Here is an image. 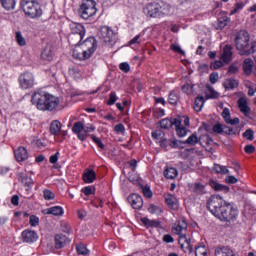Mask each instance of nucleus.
I'll return each mask as SVG.
<instances>
[{
	"instance_id": "1",
	"label": "nucleus",
	"mask_w": 256,
	"mask_h": 256,
	"mask_svg": "<svg viewBox=\"0 0 256 256\" xmlns=\"http://www.w3.org/2000/svg\"><path fill=\"white\" fill-rule=\"evenodd\" d=\"M31 101L38 111L59 113V111H63L64 109L63 103H61V98L46 91L34 92Z\"/></svg>"
},
{
	"instance_id": "2",
	"label": "nucleus",
	"mask_w": 256,
	"mask_h": 256,
	"mask_svg": "<svg viewBox=\"0 0 256 256\" xmlns=\"http://www.w3.org/2000/svg\"><path fill=\"white\" fill-rule=\"evenodd\" d=\"M249 32L246 30H240L235 37V47L241 56L248 57L256 53V40H252Z\"/></svg>"
},
{
	"instance_id": "3",
	"label": "nucleus",
	"mask_w": 256,
	"mask_h": 256,
	"mask_svg": "<svg viewBox=\"0 0 256 256\" xmlns=\"http://www.w3.org/2000/svg\"><path fill=\"white\" fill-rule=\"evenodd\" d=\"M97 51V39L93 36L82 40L81 44L73 49L72 57L77 61H87L91 59Z\"/></svg>"
},
{
	"instance_id": "4",
	"label": "nucleus",
	"mask_w": 256,
	"mask_h": 256,
	"mask_svg": "<svg viewBox=\"0 0 256 256\" xmlns=\"http://www.w3.org/2000/svg\"><path fill=\"white\" fill-rule=\"evenodd\" d=\"M145 13L152 19H163V17H167L171 13V5L163 1L152 2L146 6Z\"/></svg>"
},
{
	"instance_id": "5",
	"label": "nucleus",
	"mask_w": 256,
	"mask_h": 256,
	"mask_svg": "<svg viewBox=\"0 0 256 256\" xmlns=\"http://www.w3.org/2000/svg\"><path fill=\"white\" fill-rule=\"evenodd\" d=\"M25 15L30 19H37L43 15L41 4L35 0H22L20 3Z\"/></svg>"
},
{
	"instance_id": "6",
	"label": "nucleus",
	"mask_w": 256,
	"mask_h": 256,
	"mask_svg": "<svg viewBox=\"0 0 256 256\" xmlns=\"http://www.w3.org/2000/svg\"><path fill=\"white\" fill-rule=\"evenodd\" d=\"M78 15L86 21L93 19L97 15V2L95 0H82Z\"/></svg>"
},
{
	"instance_id": "7",
	"label": "nucleus",
	"mask_w": 256,
	"mask_h": 256,
	"mask_svg": "<svg viewBox=\"0 0 256 256\" xmlns=\"http://www.w3.org/2000/svg\"><path fill=\"white\" fill-rule=\"evenodd\" d=\"M225 205L227 204L219 195L211 196L207 202V208L209 209V211H211L212 215H215L216 217L219 212L223 210V207H225Z\"/></svg>"
},
{
	"instance_id": "8",
	"label": "nucleus",
	"mask_w": 256,
	"mask_h": 256,
	"mask_svg": "<svg viewBox=\"0 0 256 256\" xmlns=\"http://www.w3.org/2000/svg\"><path fill=\"white\" fill-rule=\"evenodd\" d=\"M18 83L20 89L23 91L33 89V87H35V75L29 71L23 72L18 77Z\"/></svg>"
},
{
	"instance_id": "9",
	"label": "nucleus",
	"mask_w": 256,
	"mask_h": 256,
	"mask_svg": "<svg viewBox=\"0 0 256 256\" xmlns=\"http://www.w3.org/2000/svg\"><path fill=\"white\" fill-rule=\"evenodd\" d=\"M238 212L231 205L226 204L216 216L220 221H225L226 223H231V221H235L237 219Z\"/></svg>"
},
{
	"instance_id": "10",
	"label": "nucleus",
	"mask_w": 256,
	"mask_h": 256,
	"mask_svg": "<svg viewBox=\"0 0 256 256\" xmlns=\"http://www.w3.org/2000/svg\"><path fill=\"white\" fill-rule=\"evenodd\" d=\"M99 37L104 43H108V45H113L115 43V32L113 29L109 28V26H104L100 29Z\"/></svg>"
},
{
	"instance_id": "11",
	"label": "nucleus",
	"mask_w": 256,
	"mask_h": 256,
	"mask_svg": "<svg viewBox=\"0 0 256 256\" xmlns=\"http://www.w3.org/2000/svg\"><path fill=\"white\" fill-rule=\"evenodd\" d=\"M179 145H183V142L175 138H164L160 141V147L161 149H164V151H171V149H179Z\"/></svg>"
},
{
	"instance_id": "12",
	"label": "nucleus",
	"mask_w": 256,
	"mask_h": 256,
	"mask_svg": "<svg viewBox=\"0 0 256 256\" xmlns=\"http://www.w3.org/2000/svg\"><path fill=\"white\" fill-rule=\"evenodd\" d=\"M221 60L223 63L229 64L233 60V46L227 44L223 48V52L221 55Z\"/></svg>"
},
{
	"instance_id": "13",
	"label": "nucleus",
	"mask_w": 256,
	"mask_h": 256,
	"mask_svg": "<svg viewBox=\"0 0 256 256\" xmlns=\"http://www.w3.org/2000/svg\"><path fill=\"white\" fill-rule=\"evenodd\" d=\"M84 125L82 121H77L72 126V133L77 136L79 141H85V135H83Z\"/></svg>"
},
{
	"instance_id": "14",
	"label": "nucleus",
	"mask_w": 256,
	"mask_h": 256,
	"mask_svg": "<svg viewBox=\"0 0 256 256\" xmlns=\"http://www.w3.org/2000/svg\"><path fill=\"white\" fill-rule=\"evenodd\" d=\"M70 33L74 35H84L87 33V30L85 29V26L81 23L77 22H71L69 24Z\"/></svg>"
},
{
	"instance_id": "15",
	"label": "nucleus",
	"mask_w": 256,
	"mask_h": 256,
	"mask_svg": "<svg viewBox=\"0 0 256 256\" xmlns=\"http://www.w3.org/2000/svg\"><path fill=\"white\" fill-rule=\"evenodd\" d=\"M128 202L133 209H141V207H143V198L138 194H131L128 197Z\"/></svg>"
},
{
	"instance_id": "16",
	"label": "nucleus",
	"mask_w": 256,
	"mask_h": 256,
	"mask_svg": "<svg viewBox=\"0 0 256 256\" xmlns=\"http://www.w3.org/2000/svg\"><path fill=\"white\" fill-rule=\"evenodd\" d=\"M14 157L16 161H27V159H29V152L27 148L20 146L18 149L14 150Z\"/></svg>"
},
{
	"instance_id": "17",
	"label": "nucleus",
	"mask_w": 256,
	"mask_h": 256,
	"mask_svg": "<svg viewBox=\"0 0 256 256\" xmlns=\"http://www.w3.org/2000/svg\"><path fill=\"white\" fill-rule=\"evenodd\" d=\"M222 117H223L226 125H239V123H240L239 118L231 119V111L229 110V108L223 109Z\"/></svg>"
},
{
	"instance_id": "18",
	"label": "nucleus",
	"mask_w": 256,
	"mask_h": 256,
	"mask_svg": "<svg viewBox=\"0 0 256 256\" xmlns=\"http://www.w3.org/2000/svg\"><path fill=\"white\" fill-rule=\"evenodd\" d=\"M84 37H85V35L70 33L68 36V43H69V45L74 47V49H76L77 47H79L81 45Z\"/></svg>"
},
{
	"instance_id": "19",
	"label": "nucleus",
	"mask_w": 256,
	"mask_h": 256,
	"mask_svg": "<svg viewBox=\"0 0 256 256\" xmlns=\"http://www.w3.org/2000/svg\"><path fill=\"white\" fill-rule=\"evenodd\" d=\"M253 67H255V62H253V59L245 58L242 63V69L246 77H249V75L253 73Z\"/></svg>"
},
{
	"instance_id": "20",
	"label": "nucleus",
	"mask_w": 256,
	"mask_h": 256,
	"mask_svg": "<svg viewBox=\"0 0 256 256\" xmlns=\"http://www.w3.org/2000/svg\"><path fill=\"white\" fill-rule=\"evenodd\" d=\"M22 239L25 243H35L37 241L38 236L36 231L25 230L22 232Z\"/></svg>"
},
{
	"instance_id": "21",
	"label": "nucleus",
	"mask_w": 256,
	"mask_h": 256,
	"mask_svg": "<svg viewBox=\"0 0 256 256\" xmlns=\"http://www.w3.org/2000/svg\"><path fill=\"white\" fill-rule=\"evenodd\" d=\"M67 243H69V239L67 238V236H65L63 234H57L55 236L56 249H63V247H65V245H67Z\"/></svg>"
},
{
	"instance_id": "22",
	"label": "nucleus",
	"mask_w": 256,
	"mask_h": 256,
	"mask_svg": "<svg viewBox=\"0 0 256 256\" xmlns=\"http://www.w3.org/2000/svg\"><path fill=\"white\" fill-rule=\"evenodd\" d=\"M178 243L182 249H189L190 253L193 251V248L191 247V238H187L186 234H180Z\"/></svg>"
},
{
	"instance_id": "23",
	"label": "nucleus",
	"mask_w": 256,
	"mask_h": 256,
	"mask_svg": "<svg viewBox=\"0 0 256 256\" xmlns=\"http://www.w3.org/2000/svg\"><path fill=\"white\" fill-rule=\"evenodd\" d=\"M63 127V124H61V121L59 120H53L50 123V133L52 135H54L55 137H57L59 135V133H61V128Z\"/></svg>"
},
{
	"instance_id": "24",
	"label": "nucleus",
	"mask_w": 256,
	"mask_h": 256,
	"mask_svg": "<svg viewBox=\"0 0 256 256\" xmlns=\"http://www.w3.org/2000/svg\"><path fill=\"white\" fill-rule=\"evenodd\" d=\"M215 256H235V253L229 247H217L215 249Z\"/></svg>"
},
{
	"instance_id": "25",
	"label": "nucleus",
	"mask_w": 256,
	"mask_h": 256,
	"mask_svg": "<svg viewBox=\"0 0 256 256\" xmlns=\"http://www.w3.org/2000/svg\"><path fill=\"white\" fill-rule=\"evenodd\" d=\"M238 107H239L241 113H243V115H245V117H247V115H249V113H251V107H249V105H247V100L244 98H240L238 100Z\"/></svg>"
},
{
	"instance_id": "26",
	"label": "nucleus",
	"mask_w": 256,
	"mask_h": 256,
	"mask_svg": "<svg viewBox=\"0 0 256 256\" xmlns=\"http://www.w3.org/2000/svg\"><path fill=\"white\" fill-rule=\"evenodd\" d=\"M187 230V222L185 220H180L177 225L172 228L175 235H183V231Z\"/></svg>"
},
{
	"instance_id": "27",
	"label": "nucleus",
	"mask_w": 256,
	"mask_h": 256,
	"mask_svg": "<svg viewBox=\"0 0 256 256\" xmlns=\"http://www.w3.org/2000/svg\"><path fill=\"white\" fill-rule=\"evenodd\" d=\"M97 179V174L93 169H86L83 174V180L85 183H93Z\"/></svg>"
},
{
	"instance_id": "28",
	"label": "nucleus",
	"mask_w": 256,
	"mask_h": 256,
	"mask_svg": "<svg viewBox=\"0 0 256 256\" xmlns=\"http://www.w3.org/2000/svg\"><path fill=\"white\" fill-rule=\"evenodd\" d=\"M189 187H190V190L193 193H196L197 195L205 194V185H203L201 182L190 184Z\"/></svg>"
},
{
	"instance_id": "29",
	"label": "nucleus",
	"mask_w": 256,
	"mask_h": 256,
	"mask_svg": "<svg viewBox=\"0 0 256 256\" xmlns=\"http://www.w3.org/2000/svg\"><path fill=\"white\" fill-rule=\"evenodd\" d=\"M45 215H54L59 217L63 215V208L61 206H54L44 210Z\"/></svg>"
},
{
	"instance_id": "30",
	"label": "nucleus",
	"mask_w": 256,
	"mask_h": 256,
	"mask_svg": "<svg viewBox=\"0 0 256 256\" xmlns=\"http://www.w3.org/2000/svg\"><path fill=\"white\" fill-rule=\"evenodd\" d=\"M203 105H205V97L198 95L194 100V111L197 113L201 112L203 109Z\"/></svg>"
},
{
	"instance_id": "31",
	"label": "nucleus",
	"mask_w": 256,
	"mask_h": 256,
	"mask_svg": "<svg viewBox=\"0 0 256 256\" xmlns=\"http://www.w3.org/2000/svg\"><path fill=\"white\" fill-rule=\"evenodd\" d=\"M183 144L186 145H190V146H195L197 145V143H200L201 145H203V142H201V138L197 137V133H193L191 134L188 139L184 142H182Z\"/></svg>"
},
{
	"instance_id": "32",
	"label": "nucleus",
	"mask_w": 256,
	"mask_h": 256,
	"mask_svg": "<svg viewBox=\"0 0 256 256\" xmlns=\"http://www.w3.org/2000/svg\"><path fill=\"white\" fill-rule=\"evenodd\" d=\"M223 87L226 89V91H231L236 89V87H239V82L233 78H229L223 83Z\"/></svg>"
},
{
	"instance_id": "33",
	"label": "nucleus",
	"mask_w": 256,
	"mask_h": 256,
	"mask_svg": "<svg viewBox=\"0 0 256 256\" xmlns=\"http://www.w3.org/2000/svg\"><path fill=\"white\" fill-rule=\"evenodd\" d=\"M41 58L44 61H52L53 60V49L51 48V46H46L42 53H41Z\"/></svg>"
},
{
	"instance_id": "34",
	"label": "nucleus",
	"mask_w": 256,
	"mask_h": 256,
	"mask_svg": "<svg viewBox=\"0 0 256 256\" xmlns=\"http://www.w3.org/2000/svg\"><path fill=\"white\" fill-rule=\"evenodd\" d=\"M165 201L167 203V205L169 207H171V209H177L178 205H179V200H177V197H175L174 195H167L165 198Z\"/></svg>"
},
{
	"instance_id": "35",
	"label": "nucleus",
	"mask_w": 256,
	"mask_h": 256,
	"mask_svg": "<svg viewBox=\"0 0 256 256\" xmlns=\"http://www.w3.org/2000/svg\"><path fill=\"white\" fill-rule=\"evenodd\" d=\"M209 185L212 187V189H214V191H226V193L229 192V187L221 185L213 179L209 181Z\"/></svg>"
},
{
	"instance_id": "36",
	"label": "nucleus",
	"mask_w": 256,
	"mask_h": 256,
	"mask_svg": "<svg viewBox=\"0 0 256 256\" xmlns=\"http://www.w3.org/2000/svg\"><path fill=\"white\" fill-rule=\"evenodd\" d=\"M168 103L174 107L179 103V94L175 90L169 92Z\"/></svg>"
},
{
	"instance_id": "37",
	"label": "nucleus",
	"mask_w": 256,
	"mask_h": 256,
	"mask_svg": "<svg viewBox=\"0 0 256 256\" xmlns=\"http://www.w3.org/2000/svg\"><path fill=\"white\" fill-rule=\"evenodd\" d=\"M95 131V125L88 123L84 124V128L82 130V135H84V141H87V138L89 137V133H93Z\"/></svg>"
},
{
	"instance_id": "38",
	"label": "nucleus",
	"mask_w": 256,
	"mask_h": 256,
	"mask_svg": "<svg viewBox=\"0 0 256 256\" xmlns=\"http://www.w3.org/2000/svg\"><path fill=\"white\" fill-rule=\"evenodd\" d=\"M231 23V18L229 16H221L218 18L219 29H225Z\"/></svg>"
},
{
	"instance_id": "39",
	"label": "nucleus",
	"mask_w": 256,
	"mask_h": 256,
	"mask_svg": "<svg viewBox=\"0 0 256 256\" xmlns=\"http://www.w3.org/2000/svg\"><path fill=\"white\" fill-rule=\"evenodd\" d=\"M0 3L2 7L6 9V11H11V9H15V0H0Z\"/></svg>"
},
{
	"instance_id": "40",
	"label": "nucleus",
	"mask_w": 256,
	"mask_h": 256,
	"mask_svg": "<svg viewBox=\"0 0 256 256\" xmlns=\"http://www.w3.org/2000/svg\"><path fill=\"white\" fill-rule=\"evenodd\" d=\"M222 135H228L229 137H233V136L237 135V128L224 125Z\"/></svg>"
},
{
	"instance_id": "41",
	"label": "nucleus",
	"mask_w": 256,
	"mask_h": 256,
	"mask_svg": "<svg viewBox=\"0 0 256 256\" xmlns=\"http://www.w3.org/2000/svg\"><path fill=\"white\" fill-rule=\"evenodd\" d=\"M15 39L19 47H25V45H27V40H25V37H23V34H21V31L16 32Z\"/></svg>"
},
{
	"instance_id": "42",
	"label": "nucleus",
	"mask_w": 256,
	"mask_h": 256,
	"mask_svg": "<svg viewBox=\"0 0 256 256\" xmlns=\"http://www.w3.org/2000/svg\"><path fill=\"white\" fill-rule=\"evenodd\" d=\"M164 176L166 177V179H175L177 177V169L167 168L164 171Z\"/></svg>"
},
{
	"instance_id": "43",
	"label": "nucleus",
	"mask_w": 256,
	"mask_h": 256,
	"mask_svg": "<svg viewBox=\"0 0 256 256\" xmlns=\"http://www.w3.org/2000/svg\"><path fill=\"white\" fill-rule=\"evenodd\" d=\"M48 143L49 142L45 138H37L34 140V145H36V147L38 149H45V147H47Z\"/></svg>"
},
{
	"instance_id": "44",
	"label": "nucleus",
	"mask_w": 256,
	"mask_h": 256,
	"mask_svg": "<svg viewBox=\"0 0 256 256\" xmlns=\"http://www.w3.org/2000/svg\"><path fill=\"white\" fill-rule=\"evenodd\" d=\"M141 222L145 227H157L159 225V222L156 220H150L149 218H141Z\"/></svg>"
},
{
	"instance_id": "45",
	"label": "nucleus",
	"mask_w": 256,
	"mask_h": 256,
	"mask_svg": "<svg viewBox=\"0 0 256 256\" xmlns=\"http://www.w3.org/2000/svg\"><path fill=\"white\" fill-rule=\"evenodd\" d=\"M225 124H221L220 122L216 123L212 127V131L216 133V135H223V129Z\"/></svg>"
},
{
	"instance_id": "46",
	"label": "nucleus",
	"mask_w": 256,
	"mask_h": 256,
	"mask_svg": "<svg viewBox=\"0 0 256 256\" xmlns=\"http://www.w3.org/2000/svg\"><path fill=\"white\" fill-rule=\"evenodd\" d=\"M160 127L161 129H171L173 127V122H171V119L164 118L160 121Z\"/></svg>"
},
{
	"instance_id": "47",
	"label": "nucleus",
	"mask_w": 256,
	"mask_h": 256,
	"mask_svg": "<svg viewBox=\"0 0 256 256\" xmlns=\"http://www.w3.org/2000/svg\"><path fill=\"white\" fill-rule=\"evenodd\" d=\"M242 137L246 139L247 141H253L255 139V132L253 129H247L243 134Z\"/></svg>"
},
{
	"instance_id": "48",
	"label": "nucleus",
	"mask_w": 256,
	"mask_h": 256,
	"mask_svg": "<svg viewBox=\"0 0 256 256\" xmlns=\"http://www.w3.org/2000/svg\"><path fill=\"white\" fill-rule=\"evenodd\" d=\"M196 256H207V248L205 245H200L195 248Z\"/></svg>"
},
{
	"instance_id": "49",
	"label": "nucleus",
	"mask_w": 256,
	"mask_h": 256,
	"mask_svg": "<svg viewBox=\"0 0 256 256\" xmlns=\"http://www.w3.org/2000/svg\"><path fill=\"white\" fill-rule=\"evenodd\" d=\"M245 8V4L243 2H237L234 5V9L230 11V15H235L236 13H239V11H243Z\"/></svg>"
},
{
	"instance_id": "50",
	"label": "nucleus",
	"mask_w": 256,
	"mask_h": 256,
	"mask_svg": "<svg viewBox=\"0 0 256 256\" xmlns=\"http://www.w3.org/2000/svg\"><path fill=\"white\" fill-rule=\"evenodd\" d=\"M119 98L117 97V93L115 92H111L109 94V99L106 101V105H108L109 107H111L114 103H117V100Z\"/></svg>"
},
{
	"instance_id": "51",
	"label": "nucleus",
	"mask_w": 256,
	"mask_h": 256,
	"mask_svg": "<svg viewBox=\"0 0 256 256\" xmlns=\"http://www.w3.org/2000/svg\"><path fill=\"white\" fill-rule=\"evenodd\" d=\"M213 171L216 173H221L222 175H227L229 170L225 168V166H221L219 164H214Z\"/></svg>"
},
{
	"instance_id": "52",
	"label": "nucleus",
	"mask_w": 256,
	"mask_h": 256,
	"mask_svg": "<svg viewBox=\"0 0 256 256\" xmlns=\"http://www.w3.org/2000/svg\"><path fill=\"white\" fill-rule=\"evenodd\" d=\"M43 195H44L45 201H53V199H55V193H53V191L51 190H48V189L44 190Z\"/></svg>"
},
{
	"instance_id": "53",
	"label": "nucleus",
	"mask_w": 256,
	"mask_h": 256,
	"mask_svg": "<svg viewBox=\"0 0 256 256\" xmlns=\"http://www.w3.org/2000/svg\"><path fill=\"white\" fill-rule=\"evenodd\" d=\"M90 137H91L93 143H95V145H97V147L99 149H105V144H103V141H101V139L99 137H97L95 135H91Z\"/></svg>"
},
{
	"instance_id": "54",
	"label": "nucleus",
	"mask_w": 256,
	"mask_h": 256,
	"mask_svg": "<svg viewBox=\"0 0 256 256\" xmlns=\"http://www.w3.org/2000/svg\"><path fill=\"white\" fill-rule=\"evenodd\" d=\"M209 94L206 95V99H219V92L215 91L213 88L208 89Z\"/></svg>"
},
{
	"instance_id": "55",
	"label": "nucleus",
	"mask_w": 256,
	"mask_h": 256,
	"mask_svg": "<svg viewBox=\"0 0 256 256\" xmlns=\"http://www.w3.org/2000/svg\"><path fill=\"white\" fill-rule=\"evenodd\" d=\"M76 250L79 255H87L89 253V250L84 246V244H78L76 246Z\"/></svg>"
},
{
	"instance_id": "56",
	"label": "nucleus",
	"mask_w": 256,
	"mask_h": 256,
	"mask_svg": "<svg viewBox=\"0 0 256 256\" xmlns=\"http://www.w3.org/2000/svg\"><path fill=\"white\" fill-rule=\"evenodd\" d=\"M120 71H123V73H129L131 71V66L127 62H122L119 65Z\"/></svg>"
},
{
	"instance_id": "57",
	"label": "nucleus",
	"mask_w": 256,
	"mask_h": 256,
	"mask_svg": "<svg viewBox=\"0 0 256 256\" xmlns=\"http://www.w3.org/2000/svg\"><path fill=\"white\" fill-rule=\"evenodd\" d=\"M171 51H174V53H179V55H185V51L181 49V46L177 44H171L170 46Z\"/></svg>"
},
{
	"instance_id": "58",
	"label": "nucleus",
	"mask_w": 256,
	"mask_h": 256,
	"mask_svg": "<svg viewBox=\"0 0 256 256\" xmlns=\"http://www.w3.org/2000/svg\"><path fill=\"white\" fill-rule=\"evenodd\" d=\"M183 93H186V95H191L193 93V86L191 84L186 83L182 86Z\"/></svg>"
},
{
	"instance_id": "59",
	"label": "nucleus",
	"mask_w": 256,
	"mask_h": 256,
	"mask_svg": "<svg viewBox=\"0 0 256 256\" xmlns=\"http://www.w3.org/2000/svg\"><path fill=\"white\" fill-rule=\"evenodd\" d=\"M162 137H165V133L161 130H156L152 132V139H156L157 141L159 139H162Z\"/></svg>"
},
{
	"instance_id": "60",
	"label": "nucleus",
	"mask_w": 256,
	"mask_h": 256,
	"mask_svg": "<svg viewBox=\"0 0 256 256\" xmlns=\"http://www.w3.org/2000/svg\"><path fill=\"white\" fill-rule=\"evenodd\" d=\"M115 133H120L121 135H125V125L119 123L114 127Z\"/></svg>"
},
{
	"instance_id": "61",
	"label": "nucleus",
	"mask_w": 256,
	"mask_h": 256,
	"mask_svg": "<svg viewBox=\"0 0 256 256\" xmlns=\"http://www.w3.org/2000/svg\"><path fill=\"white\" fill-rule=\"evenodd\" d=\"M221 67H223V61L221 60H216L210 64V69L217 70L221 69Z\"/></svg>"
},
{
	"instance_id": "62",
	"label": "nucleus",
	"mask_w": 256,
	"mask_h": 256,
	"mask_svg": "<svg viewBox=\"0 0 256 256\" xmlns=\"http://www.w3.org/2000/svg\"><path fill=\"white\" fill-rule=\"evenodd\" d=\"M176 133L178 137H185V135H187V128L180 126L176 128Z\"/></svg>"
},
{
	"instance_id": "63",
	"label": "nucleus",
	"mask_w": 256,
	"mask_h": 256,
	"mask_svg": "<svg viewBox=\"0 0 256 256\" xmlns=\"http://www.w3.org/2000/svg\"><path fill=\"white\" fill-rule=\"evenodd\" d=\"M201 139L205 142L206 147H211L214 143L213 138L209 135H205Z\"/></svg>"
},
{
	"instance_id": "64",
	"label": "nucleus",
	"mask_w": 256,
	"mask_h": 256,
	"mask_svg": "<svg viewBox=\"0 0 256 256\" xmlns=\"http://www.w3.org/2000/svg\"><path fill=\"white\" fill-rule=\"evenodd\" d=\"M149 213L155 214V215H160L161 213V208L155 206V205H151L149 208Z\"/></svg>"
}]
</instances>
